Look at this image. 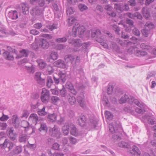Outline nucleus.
<instances>
[{
  "label": "nucleus",
  "instance_id": "nucleus-1",
  "mask_svg": "<svg viewBox=\"0 0 156 156\" xmlns=\"http://www.w3.org/2000/svg\"><path fill=\"white\" fill-rule=\"evenodd\" d=\"M127 100L128 104L131 106L125 107L124 108V110L125 111L129 113L132 115H134L135 113L134 110V108L133 109L132 108L134 106V105L139 106L140 107H142L143 106V104L142 103H140L138 100L134 99V98L132 96H130L129 97L126 94H125L122 96L121 98L119 101L120 103L122 104L125 103Z\"/></svg>",
  "mask_w": 156,
  "mask_h": 156
},
{
  "label": "nucleus",
  "instance_id": "nucleus-2",
  "mask_svg": "<svg viewBox=\"0 0 156 156\" xmlns=\"http://www.w3.org/2000/svg\"><path fill=\"white\" fill-rule=\"evenodd\" d=\"M85 31V29L83 26H80L78 23H76L75 25H74L72 29V35L73 36L75 37L76 36L77 33L81 35Z\"/></svg>",
  "mask_w": 156,
  "mask_h": 156
},
{
  "label": "nucleus",
  "instance_id": "nucleus-3",
  "mask_svg": "<svg viewBox=\"0 0 156 156\" xmlns=\"http://www.w3.org/2000/svg\"><path fill=\"white\" fill-rule=\"evenodd\" d=\"M109 130L112 133H119L122 130L121 126L119 122L115 121L109 125Z\"/></svg>",
  "mask_w": 156,
  "mask_h": 156
},
{
  "label": "nucleus",
  "instance_id": "nucleus-4",
  "mask_svg": "<svg viewBox=\"0 0 156 156\" xmlns=\"http://www.w3.org/2000/svg\"><path fill=\"white\" fill-rule=\"evenodd\" d=\"M41 94V99L42 102L45 104L48 103L50 97L49 91L45 88H43Z\"/></svg>",
  "mask_w": 156,
  "mask_h": 156
},
{
  "label": "nucleus",
  "instance_id": "nucleus-5",
  "mask_svg": "<svg viewBox=\"0 0 156 156\" xmlns=\"http://www.w3.org/2000/svg\"><path fill=\"white\" fill-rule=\"evenodd\" d=\"M80 59V57L78 56L71 55H67L65 57V60L67 63L70 62L73 64L78 63Z\"/></svg>",
  "mask_w": 156,
  "mask_h": 156
},
{
  "label": "nucleus",
  "instance_id": "nucleus-6",
  "mask_svg": "<svg viewBox=\"0 0 156 156\" xmlns=\"http://www.w3.org/2000/svg\"><path fill=\"white\" fill-rule=\"evenodd\" d=\"M49 131L52 136L56 137L57 138L60 137L61 133L58 126L54 125L53 128H50Z\"/></svg>",
  "mask_w": 156,
  "mask_h": 156
},
{
  "label": "nucleus",
  "instance_id": "nucleus-7",
  "mask_svg": "<svg viewBox=\"0 0 156 156\" xmlns=\"http://www.w3.org/2000/svg\"><path fill=\"white\" fill-rule=\"evenodd\" d=\"M43 9L42 8L38 6H36L33 8L30 11V13L33 16H39L43 14Z\"/></svg>",
  "mask_w": 156,
  "mask_h": 156
},
{
  "label": "nucleus",
  "instance_id": "nucleus-8",
  "mask_svg": "<svg viewBox=\"0 0 156 156\" xmlns=\"http://www.w3.org/2000/svg\"><path fill=\"white\" fill-rule=\"evenodd\" d=\"M44 75H42L40 72H37L36 73L34 79L40 85L44 86L45 84V80Z\"/></svg>",
  "mask_w": 156,
  "mask_h": 156
},
{
  "label": "nucleus",
  "instance_id": "nucleus-9",
  "mask_svg": "<svg viewBox=\"0 0 156 156\" xmlns=\"http://www.w3.org/2000/svg\"><path fill=\"white\" fill-rule=\"evenodd\" d=\"M49 46V42L46 39L41 38L39 40L37 43V47L39 48L47 49Z\"/></svg>",
  "mask_w": 156,
  "mask_h": 156
},
{
  "label": "nucleus",
  "instance_id": "nucleus-10",
  "mask_svg": "<svg viewBox=\"0 0 156 156\" xmlns=\"http://www.w3.org/2000/svg\"><path fill=\"white\" fill-rule=\"evenodd\" d=\"M53 64L55 66L57 67L66 69H67L68 68V66L64 61L61 59L55 61L53 63Z\"/></svg>",
  "mask_w": 156,
  "mask_h": 156
},
{
  "label": "nucleus",
  "instance_id": "nucleus-11",
  "mask_svg": "<svg viewBox=\"0 0 156 156\" xmlns=\"http://www.w3.org/2000/svg\"><path fill=\"white\" fill-rule=\"evenodd\" d=\"M68 42L76 47L81 46L83 44L82 41L80 39H70L68 40Z\"/></svg>",
  "mask_w": 156,
  "mask_h": 156
},
{
  "label": "nucleus",
  "instance_id": "nucleus-12",
  "mask_svg": "<svg viewBox=\"0 0 156 156\" xmlns=\"http://www.w3.org/2000/svg\"><path fill=\"white\" fill-rule=\"evenodd\" d=\"M86 118L83 115H81L77 119L78 124L82 127H83L86 125Z\"/></svg>",
  "mask_w": 156,
  "mask_h": 156
},
{
  "label": "nucleus",
  "instance_id": "nucleus-13",
  "mask_svg": "<svg viewBox=\"0 0 156 156\" xmlns=\"http://www.w3.org/2000/svg\"><path fill=\"white\" fill-rule=\"evenodd\" d=\"M66 87L69 90V91L74 95H76L77 93L76 90L74 89L72 84L70 82H67L66 84Z\"/></svg>",
  "mask_w": 156,
  "mask_h": 156
},
{
  "label": "nucleus",
  "instance_id": "nucleus-14",
  "mask_svg": "<svg viewBox=\"0 0 156 156\" xmlns=\"http://www.w3.org/2000/svg\"><path fill=\"white\" fill-rule=\"evenodd\" d=\"M7 131L9 134V136L11 140L14 141L16 139V135L13 133L14 129L13 128H9L7 129Z\"/></svg>",
  "mask_w": 156,
  "mask_h": 156
},
{
  "label": "nucleus",
  "instance_id": "nucleus-15",
  "mask_svg": "<svg viewBox=\"0 0 156 156\" xmlns=\"http://www.w3.org/2000/svg\"><path fill=\"white\" fill-rule=\"evenodd\" d=\"M12 123L13 125L16 127L17 128L20 125V122L18 117L16 115H14L12 118Z\"/></svg>",
  "mask_w": 156,
  "mask_h": 156
},
{
  "label": "nucleus",
  "instance_id": "nucleus-16",
  "mask_svg": "<svg viewBox=\"0 0 156 156\" xmlns=\"http://www.w3.org/2000/svg\"><path fill=\"white\" fill-rule=\"evenodd\" d=\"M70 124L71 123L67 122H66L62 127V130L65 135H68L69 131V127H70Z\"/></svg>",
  "mask_w": 156,
  "mask_h": 156
},
{
  "label": "nucleus",
  "instance_id": "nucleus-17",
  "mask_svg": "<svg viewBox=\"0 0 156 156\" xmlns=\"http://www.w3.org/2000/svg\"><path fill=\"white\" fill-rule=\"evenodd\" d=\"M70 133L73 136H76L79 135L78 130L73 124H70Z\"/></svg>",
  "mask_w": 156,
  "mask_h": 156
},
{
  "label": "nucleus",
  "instance_id": "nucleus-18",
  "mask_svg": "<svg viewBox=\"0 0 156 156\" xmlns=\"http://www.w3.org/2000/svg\"><path fill=\"white\" fill-rule=\"evenodd\" d=\"M88 123L90 127L91 128H95L96 127L97 124V122L95 119L94 118L93 116H92L91 117L89 118Z\"/></svg>",
  "mask_w": 156,
  "mask_h": 156
},
{
  "label": "nucleus",
  "instance_id": "nucleus-19",
  "mask_svg": "<svg viewBox=\"0 0 156 156\" xmlns=\"http://www.w3.org/2000/svg\"><path fill=\"white\" fill-rule=\"evenodd\" d=\"M58 77L61 81L63 83H64L66 80V75L65 71H60L58 73Z\"/></svg>",
  "mask_w": 156,
  "mask_h": 156
},
{
  "label": "nucleus",
  "instance_id": "nucleus-20",
  "mask_svg": "<svg viewBox=\"0 0 156 156\" xmlns=\"http://www.w3.org/2000/svg\"><path fill=\"white\" fill-rule=\"evenodd\" d=\"M144 118L147 121L148 124L151 125H153L156 123V119L153 116L146 115L144 116Z\"/></svg>",
  "mask_w": 156,
  "mask_h": 156
},
{
  "label": "nucleus",
  "instance_id": "nucleus-21",
  "mask_svg": "<svg viewBox=\"0 0 156 156\" xmlns=\"http://www.w3.org/2000/svg\"><path fill=\"white\" fill-rule=\"evenodd\" d=\"M29 138V136L26 134L20 135L19 137V141L21 143H25Z\"/></svg>",
  "mask_w": 156,
  "mask_h": 156
},
{
  "label": "nucleus",
  "instance_id": "nucleus-22",
  "mask_svg": "<svg viewBox=\"0 0 156 156\" xmlns=\"http://www.w3.org/2000/svg\"><path fill=\"white\" fill-rule=\"evenodd\" d=\"M22 147L21 145L16 146L12 151V154L14 155H18L22 152Z\"/></svg>",
  "mask_w": 156,
  "mask_h": 156
},
{
  "label": "nucleus",
  "instance_id": "nucleus-23",
  "mask_svg": "<svg viewBox=\"0 0 156 156\" xmlns=\"http://www.w3.org/2000/svg\"><path fill=\"white\" fill-rule=\"evenodd\" d=\"M8 16L12 20H16L18 18V13L16 10L9 12L8 13Z\"/></svg>",
  "mask_w": 156,
  "mask_h": 156
},
{
  "label": "nucleus",
  "instance_id": "nucleus-24",
  "mask_svg": "<svg viewBox=\"0 0 156 156\" xmlns=\"http://www.w3.org/2000/svg\"><path fill=\"white\" fill-rule=\"evenodd\" d=\"M77 100L81 107L83 108L84 107V96L83 94L80 95L77 97Z\"/></svg>",
  "mask_w": 156,
  "mask_h": 156
},
{
  "label": "nucleus",
  "instance_id": "nucleus-25",
  "mask_svg": "<svg viewBox=\"0 0 156 156\" xmlns=\"http://www.w3.org/2000/svg\"><path fill=\"white\" fill-rule=\"evenodd\" d=\"M4 57L6 59L12 60L14 59L13 55L9 51H5L3 53Z\"/></svg>",
  "mask_w": 156,
  "mask_h": 156
},
{
  "label": "nucleus",
  "instance_id": "nucleus-26",
  "mask_svg": "<svg viewBox=\"0 0 156 156\" xmlns=\"http://www.w3.org/2000/svg\"><path fill=\"white\" fill-rule=\"evenodd\" d=\"M142 12L144 16L146 18H148L150 16V13L149 9L146 7H144L142 9Z\"/></svg>",
  "mask_w": 156,
  "mask_h": 156
},
{
  "label": "nucleus",
  "instance_id": "nucleus-27",
  "mask_svg": "<svg viewBox=\"0 0 156 156\" xmlns=\"http://www.w3.org/2000/svg\"><path fill=\"white\" fill-rule=\"evenodd\" d=\"M114 8L119 12H122L124 11L123 5L120 4L115 3Z\"/></svg>",
  "mask_w": 156,
  "mask_h": 156
},
{
  "label": "nucleus",
  "instance_id": "nucleus-28",
  "mask_svg": "<svg viewBox=\"0 0 156 156\" xmlns=\"http://www.w3.org/2000/svg\"><path fill=\"white\" fill-rule=\"evenodd\" d=\"M20 54L17 56V58H20L22 57H27L29 54L28 51L25 49H22L20 51Z\"/></svg>",
  "mask_w": 156,
  "mask_h": 156
},
{
  "label": "nucleus",
  "instance_id": "nucleus-29",
  "mask_svg": "<svg viewBox=\"0 0 156 156\" xmlns=\"http://www.w3.org/2000/svg\"><path fill=\"white\" fill-rule=\"evenodd\" d=\"M92 37H96V40L100 37H102L101 36V32L100 30H97L94 32H93L91 34Z\"/></svg>",
  "mask_w": 156,
  "mask_h": 156
},
{
  "label": "nucleus",
  "instance_id": "nucleus-30",
  "mask_svg": "<svg viewBox=\"0 0 156 156\" xmlns=\"http://www.w3.org/2000/svg\"><path fill=\"white\" fill-rule=\"evenodd\" d=\"M40 132L43 131L45 134L46 133L48 130V127L45 123H41L40 127L39 129Z\"/></svg>",
  "mask_w": 156,
  "mask_h": 156
},
{
  "label": "nucleus",
  "instance_id": "nucleus-31",
  "mask_svg": "<svg viewBox=\"0 0 156 156\" xmlns=\"http://www.w3.org/2000/svg\"><path fill=\"white\" fill-rule=\"evenodd\" d=\"M29 119L32 120L33 122L36 124L38 120V117L36 114L32 113L30 115Z\"/></svg>",
  "mask_w": 156,
  "mask_h": 156
},
{
  "label": "nucleus",
  "instance_id": "nucleus-32",
  "mask_svg": "<svg viewBox=\"0 0 156 156\" xmlns=\"http://www.w3.org/2000/svg\"><path fill=\"white\" fill-rule=\"evenodd\" d=\"M46 108L44 106L41 109H38L37 113L39 115L41 116H44L46 115L47 112L45 111Z\"/></svg>",
  "mask_w": 156,
  "mask_h": 156
},
{
  "label": "nucleus",
  "instance_id": "nucleus-33",
  "mask_svg": "<svg viewBox=\"0 0 156 156\" xmlns=\"http://www.w3.org/2000/svg\"><path fill=\"white\" fill-rule=\"evenodd\" d=\"M68 101L71 105H75L76 103V101L75 97L70 95L68 97Z\"/></svg>",
  "mask_w": 156,
  "mask_h": 156
},
{
  "label": "nucleus",
  "instance_id": "nucleus-34",
  "mask_svg": "<svg viewBox=\"0 0 156 156\" xmlns=\"http://www.w3.org/2000/svg\"><path fill=\"white\" fill-rule=\"evenodd\" d=\"M76 23H78L77 20L74 18H71L68 19V24L69 26H71L74 24H76Z\"/></svg>",
  "mask_w": 156,
  "mask_h": 156
},
{
  "label": "nucleus",
  "instance_id": "nucleus-35",
  "mask_svg": "<svg viewBox=\"0 0 156 156\" xmlns=\"http://www.w3.org/2000/svg\"><path fill=\"white\" fill-rule=\"evenodd\" d=\"M22 10L23 14H27L29 13L28 5L26 4H23L22 5Z\"/></svg>",
  "mask_w": 156,
  "mask_h": 156
},
{
  "label": "nucleus",
  "instance_id": "nucleus-36",
  "mask_svg": "<svg viewBox=\"0 0 156 156\" xmlns=\"http://www.w3.org/2000/svg\"><path fill=\"white\" fill-rule=\"evenodd\" d=\"M51 100L52 103L56 105H57L60 101L59 98L57 96H52L51 98Z\"/></svg>",
  "mask_w": 156,
  "mask_h": 156
},
{
  "label": "nucleus",
  "instance_id": "nucleus-37",
  "mask_svg": "<svg viewBox=\"0 0 156 156\" xmlns=\"http://www.w3.org/2000/svg\"><path fill=\"white\" fill-rule=\"evenodd\" d=\"M25 68L28 73H33L35 72V67L33 65L30 66H25Z\"/></svg>",
  "mask_w": 156,
  "mask_h": 156
},
{
  "label": "nucleus",
  "instance_id": "nucleus-38",
  "mask_svg": "<svg viewBox=\"0 0 156 156\" xmlns=\"http://www.w3.org/2000/svg\"><path fill=\"white\" fill-rule=\"evenodd\" d=\"M37 62L41 69H43L46 66V64L42 60H38Z\"/></svg>",
  "mask_w": 156,
  "mask_h": 156
},
{
  "label": "nucleus",
  "instance_id": "nucleus-39",
  "mask_svg": "<svg viewBox=\"0 0 156 156\" xmlns=\"http://www.w3.org/2000/svg\"><path fill=\"white\" fill-rule=\"evenodd\" d=\"M51 76H48L47 78L46 85L49 88L51 87L53 84Z\"/></svg>",
  "mask_w": 156,
  "mask_h": 156
},
{
  "label": "nucleus",
  "instance_id": "nucleus-40",
  "mask_svg": "<svg viewBox=\"0 0 156 156\" xmlns=\"http://www.w3.org/2000/svg\"><path fill=\"white\" fill-rule=\"evenodd\" d=\"M48 118L50 121L51 122H55L56 119V116L55 113L48 115Z\"/></svg>",
  "mask_w": 156,
  "mask_h": 156
},
{
  "label": "nucleus",
  "instance_id": "nucleus-41",
  "mask_svg": "<svg viewBox=\"0 0 156 156\" xmlns=\"http://www.w3.org/2000/svg\"><path fill=\"white\" fill-rule=\"evenodd\" d=\"M103 37H100V38H98L96 39V41L98 42H99L101 43V44L103 46L104 48H107L108 47V44L105 43L103 42Z\"/></svg>",
  "mask_w": 156,
  "mask_h": 156
},
{
  "label": "nucleus",
  "instance_id": "nucleus-42",
  "mask_svg": "<svg viewBox=\"0 0 156 156\" xmlns=\"http://www.w3.org/2000/svg\"><path fill=\"white\" fill-rule=\"evenodd\" d=\"M145 26V28H147L150 30L154 27V25L152 23L149 22H147L146 23Z\"/></svg>",
  "mask_w": 156,
  "mask_h": 156
},
{
  "label": "nucleus",
  "instance_id": "nucleus-43",
  "mask_svg": "<svg viewBox=\"0 0 156 156\" xmlns=\"http://www.w3.org/2000/svg\"><path fill=\"white\" fill-rule=\"evenodd\" d=\"M105 118L109 120H112L113 117V115L109 112L106 111L105 112Z\"/></svg>",
  "mask_w": 156,
  "mask_h": 156
},
{
  "label": "nucleus",
  "instance_id": "nucleus-44",
  "mask_svg": "<svg viewBox=\"0 0 156 156\" xmlns=\"http://www.w3.org/2000/svg\"><path fill=\"white\" fill-rule=\"evenodd\" d=\"M142 34L145 37H147L150 33V30L145 28V29L143 30L142 31Z\"/></svg>",
  "mask_w": 156,
  "mask_h": 156
},
{
  "label": "nucleus",
  "instance_id": "nucleus-45",
  "mask_svg": "<svg viewBox=\"0 0 156 156\" xmlns=\"http://www.w3.org/2000/svg\"><path fill=\"white\" fill-rule=\"evenodd\" d=\"M113 88V85L112 84H109L108 86L107 93L108 94H111L112 93V90Z\"/></svg>",
  "mask_w": 156,
  "mask_h": 156
},
{
  "label": "nucleus",
  "instance_id": "nucleus-46",
  "mask_svg": "<svg viewBox=\"0 0 156 156\" xmlns=\"http://www.w3.org/2000/svg\"><path fill=\"white\" fill-rule=\"evenodd\" d=\"M78 7L80 10L82 12L83 11L88 9L87 7L83 4H79Z\"/></svg>",
  "mask_w": 156,
  "mask_h": 156
},
{
  "label": "nucleus",
  "instance_id": "nucleus-47",
  "mask_svg": "<svg viewBox=\"0 0 156 156\" xmlns=\"http://www.w3.org/2000/svg\"><path fill=\"white\" fill-rule=\"evenodd\" d=\"M9 140L8 139H5L4 142L2 144H0L1 148L2 149H4L8 147Z\"/></svg>",
  "mask_w": 156,
  "mask_h": 156
},
{
  "label": "nucleus",
  "instance_id": "nucleus-48",
  "mask_svg": "<svg viewBox=\"0 0 156 156\" xmlns=\"http://www.w3.org/2000/svg\"><path fill=\"white\" fill-rule=\"evenodd\" d=\"M118 145L121 147L127 148L128 144L125 142L121 141L118 143Z\"/></svg>",
  "mask_w": 156,
  "mask_h": 156
},
{
  "label": "nucleus",
  "instance_id": "nucleus-49",
  "mask_svg": "<svg viewBox=\"0 0 156 156\" xmlns=\"http://www.w3.org/2000/svg\"><path fill=\"white\" fill-rule=\"evenodd\" d=\"M133 34L137 36H140V33L139 30L136 28H134L132 30Z\"/></svg>",
  "mask_w": 156,
  "mask_h": 156
},
{
  "label": "nucleus",
  "instance_id": "nucleus-50",
  "mask_svg": "<svg viewBox=\"0 0 156 156\" xmlns=\"http://www.w3.org/2000/svg\"><path fill=\"white\" fill-rule=\"evenodd\" d=\"M50 57L51 59L55 60L57 59L58 55L56 52H53L50 54Z\"/></svg>",
  "mask_w": 156,
  "mask_h": 156
},
{
  "label": "nucleus",
  "instance_id": "nucleus-51",
  "mask_svg": "<svg viewBox=\"0 0 156 156\" xmlns=\"http://www.w3.org/2000/svg\"><path fill=\"white\" fill-rule=\"evenodd\" d=\"M113 29L117 34H119L120 28L119 27L116 25H114L113 26Z\"/></svg>",
  "mask_w": 156,
  "mask_h": 156
},
{
  "label": "nucleus",
  "instance_id": "nucleus-52",
  "mask_svg": "<svg viewBox=\"0 0 156 156\" xmlns=\"http://www.w3.org/2000/svg\"><path fill=\"white\" fill-rule=\"evenodd\" d=\"M67 40V38L66 37H64L62 38H58L56 39V41L58 43L65 42Z\"/></svg>",
  "mask_w": 156,
  "mask_h": 156
},
{
  "label": "nucleus",
  "instance_id": "nucleus-53",
  "mask_svg": "<svg viewBox=\"0 0 156 156\" xmlns=\"http://www.w3.org/2000/svg\"><path fill=\"white\" fill-rule=\"evenodd\" d=\"M128 5L132 7H134L136 5V2L135 0H130L127 2Z\"/></svg>",
  "mask_w": 156,
  "mask_h": 156
},
{
  "label": "nucleus",
  "instance_id": "nucleus-54",
  "mask_svg": "<svg viewBox=\"0 0 156 156\" xmlns=\"http://www.w3.org/2000/svg\"><path fill=\"white\" fill-rule=\"evenodd\" d=\"M111 47L112 48L115 50H117L119 49V48L114 42H112L111 44Z\"/></svg>",
  "mask_w": 156,
  "mask_h": 156
},
{
  "label": "nucleus",
  "instance_id": "nucleus-55",
  "mask_svg": "<svg viewBox=\"0 0 156 156\" xmlns=\"http://www.w3.org/2000/svg\"><path fill=\"white\" fill-rule=\"evenodd\" d=\"M102 103L106 106L108 107L109 105V101L106 98V97H105V98H103V99L102 101Z\"/></svg>",
  "mask_w": 156,
  "mask_h": 156
},
{
  "label": "nucleus",
  "instance_id": "nucleus-56",
  "mask_svg": "<svg viewBox=\"0 0 156 156\" xmlns=\"http://www.w3.org/2000/svg\"><path fill=\"white\" fill-rule=\"evenodd\" d=\"M60 94L62 97H64L66 95V90L64 87L62 89L60 90Z\"/></svg>",
  "mask_w": 156,
  "mask_h": 156
},
{
  "label": "nucleus",
  "instance_id": "nucleus-57",
  "mask_svg": "<svg viewBox=\"0 0 156 156\" xmlns=\"http://www.w3.org/2000/svg\"><path fill=\"white\" fill-rule=\"evenodd\" d=\"M7 126V124L5 122H0V128L2 130H5Z\"/></svg>",
  "mask_w": 156,
  "mask_h": 156
},
{
  "label": "nucleus",
  "instance_id": "nucleus-58",
  "mask_svg": "<svg viewBox=\"0 0 156 156\" xmlns=\"http://www.w3.org/2000/svg\"><path fill=\"white\" fill-rule=\"evenodd\" d=\"M29 125V122L27 121H23L21 122V126L24 128H28Z\"/></svg>",
  "mask_w": 156,
  "mask_h": 156
},
{
  "label": "nucleus",
  "instance_id": "nucleus-59",
  "mask_svg": "<svg viewBox=\"0 0 156 156\" xmlns=\"http://www.w3.org/2000/svg\"><path fill=\"white\" fill-rule=\"evenodd\" d=\"M47 70L50 74H51L54 71V69H53L52 67L50 65H48L47 66Z\"/></svg>",
  "mask_w": 156,
  "mask_h": 156
},
{
  "label": "nucleus",
  "instance_id": "nucleus-60",
  "mask_svg": "<svg viewBox=\"0 0 156 156\" xmlns=\"http://www.w3.org/2000/svg\"><path fill=\"white\" fill-rule=\"evenodd\" d=\"M59 146L60 145L58 143H55L52 145L51 148L54 150H58Z\"/></svg>",
  "mask_w": 156,
  "mask_h": 156
},
{
  "label": "nucleus",
  "instance_id": "nucleus-61",
  "mask_svg": "<svg viewBox=\"0 0 156 156\" xmlns=\"http://www.w3.org/2000/svg\"><path fill=\"white\" fill-rule=\"evenodd\" d=\"M47 27L51 31L57 28V26L56 24H53L52 25H48L47 26Z\"/></svg>",
  "mask_w": 156,
  "mask_h": 156
},
{
  "label": "nucleus",
  "instance_id": "nucleus-62",
  "mask_svg": "<svg viewBox=\"0 0 156 156\" xmlns=\"http://www.w3.org/2000/svg\"><path fill=\"white\" fill-rule=\"evenodd\" d=\"M9 119V117L7 115H4L3 113L2 116L0 117V120L2 121H7Z\"/></svg>",
  "mask_w": 156,
  "mask_h": 156
},
{
  "label": "nucleus",
  "instance_id": "nucleus-63",
  "mask_svg": "<svg viewBox=\"0 0 156 156\" xmlns=\"http://www.w3.org/2000/svg\"><path fill=\"white\" fill-rule=\"evenodd\" d=\"M29 114L27 111L24 110L21 117L22 118H25L26 119L27 118Z\"/></svg>",
  "mask_w": 156,
  "mask_h": 156
},
{
  "label": "nucleus",
  "instance_id": "nucleus-64",
  "mask_svg": "<svg viewBox=\"0 0 156 156\" xmlns=\"http://www.w3.org/2000/svg\"><path fill=\"white\" fill-rule=\"evenodd\" d=\"M130 153L133 156H140V152L139 150V152L137 151V150L136 151H131Z\"/></svg>",
  "mask_w": 156,
  "mask_h": 156
}]
</instances>
